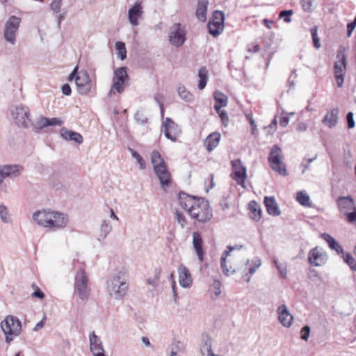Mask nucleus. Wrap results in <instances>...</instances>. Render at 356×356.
I'll use <instances>...</instances> for the list:
<instances>
[{"label":"nucleus","mask_w":356,"mask_h":356,"mask_svg":"<svg viewBox=\"0 0 356 356\" xmlns=\"http://www.w3.org/2000/svg\"><path fill=\"white\" fill-rule=\"evenodd\" d=\"M179 202L181 208L187 211L192 218L200 222H207L213 216L209 202L203 198L183 194L179 196Z\"/></svg>","instance_id":"f257e3e1"},{"label":"nucleus","mask_w":356,"mask_h":356,"mask_svg":"<svg viewBox=\"0 0 356 356\" xmlns=\"http://www.w3.org/2000/svg\"><path fill=\"white\" fill-rule=\"evenodd\" d=\"M33 220L38 225L52 231L64 229L69 221L66 213L46 209L34 212Z\"/></svg>","instance_id":"f03ea898"},{"label":"nucleus","mask_w":356,"mask_h":356,"mask_svg":"<svg viewBox=\"0 0 356 356\" xmlns=\"http://www.w3.org/2000/svg\"><path fill=\"white\" fill-rule=\"evenodd\" d=\"M128 273L124 268L117 269L106 282V291L111 298L122 300L127 294Z\"/></svg>","instance_id":"7ed1b4c3"},{"label":"nucleus","mask_w":356,"mask_h":356,"mask_svg":"<svg viewBox=\"0 0 356 356\" xmlns=\"http://www.w3.org/2000/svg\"><path fill=\"white\" fill-rule=\"evenodd\" d=\"M73 264L74 268H78L74 275V296L85 302L88 299L90 294L89 279L82 264H79V266H76L75 262Z\"/></svg>","instance_id":"20e7f679"},{"label":"nucleus","mask_w":356,"mask_h":356,"mask_svg":"<svg viewBox=\"0 0 356 356\" xmlns=\"http://www.w3.org/2000/svg\"><path fill=\"white\" fill-rule=\"evenodd\" d=\"M151 162L162 188L165 190L171 184V175L167 168L163 158L158 151L154 150L152 152Z\"/></svg>","instance_id":"39448f33"},{"label":"nucleus","mask_w":356,"mask_h":356,"mask_svg":"<svg viewBox=\"0 0 356 356\" xmlns=\"http://www.w3.org/2000/svg\"><path fill=\"white\" fill-rule=\"evenodd\" d=\"M1 329L5 335V341L10 344L15 337L20 335L22 323L13 315H8L1 323Z\"/></svg>","instance_id":"423d86ee"},{"label":"nucleus","mask_w":356,"mask_h":356,"mask_svg":"<svg viewBox=\"0 0 356 356\" xmlns=\"http://www.w3.org/2000/svg\"><path fill=\"white\" fill-rule=\"evenodd\" d=\"M261 266V259L259 257H255L252 260L247 259L241 266L233 268L231 273H240L241 274L242 278L248 283L250 282L252 275L255 273V272Z\"/></svg>","instance_id":"0eeeda50"},{"label":"nucleus","mask_w":356,"mask_h":356,"mask_svg":"<svg viewBox=\"0 0 356 356\" xmlns=\"http://www.w3.org/2000/svg\"><path fill=\"white\" fill-rule=\"evenodd\" d=\"M271 168L281 175H287L285 164L282 161V151L278 145H273L268 156Z\"/></svg>","instance_id":"6e6552de"},{"label":"nucleus","mask_w":356,"mask_h":356,"mask_svg":"<svg viewBox=\"0 0 356 356\" xmlns=\"http://www.w3.org/2000/svg\"><path fill=\"white\" fill-rule=\"evenodd\" d=\"M30 110L28 106L19 104L12 111V116L19 127L29 128L32 127L33 122L30 118Z\"/></svg>","instance_id":"1a4fd4ad"},{"label":"nucleus","mask_w":356,"mask_h":356,"mask_svg":"<svg viewBox=\"0 0 356 356\" xmlns=\"http://www.w3.org/2000/svg\"><path fill=\"white\" fill-rule=\"evenodd\" d=\"M127 69L126 67L117 68L113 73V83L108 95L111 97L115 92L122 93L124 89V83L128 79Z\"/></svg>","instance_id":"9d476101"},{"label":"nucleus","mask_w":356,"mask_h":356,"mask_svg":"<svg viewBox=\"0 0 356 356\" xmlns=\"http://www.w3.org/2000/svg\"><path fill=\"white\" fill-rule=\"evenodd\" d=\"M347 69L346 56L342 51H338L337 60L334 65V74L339 88L343 86Z\"/></svg>","instance_id":"9b49d317"},{"label":"nucleus","mask_w":356,"mask_h":356,"mask_svg":"<svg viewBox=\"0 0 356 356\" xmlns=\"http://www.w3.org/2000/svg\"><path fill=\"white\" fill-rule=\"evenodd\" d=\"M232 172L231 177L243 188H245V180L248 178L247 168L242 163L241 160L238 159L231 161Z\"/></svg>","instance_id":"f8f14e48"},{"label":"nucleus","mask_w":356,"mask_h":356,"mask_svg":"<svg viewBox=\"0 0 356 356\" xmlns=\"http://www.w3.org/2000/svg\"><path fill=\"white\" fill-rule=\"evenodd\" d=\"M21 22V19L16 16H11L6 22L4 31V39L12 44H14L16 41V35L19 29Z\"/></svg>","instance_id":"ddd939ff"},{"label":"nucleus","mask_w":356,"mask_h":356,"mask_svg":"<svg viewBox=\"0 0 356 356\" xmlns=\"http://www.w3.org/2000/svg\"><path fill=\"white\" fill-rule=\"evenodd\" d=\"M169 42L177 47H181L186 40V31L181 24H174L170 29Z\"/></svg>","instance_id":"4468645a"},{"label":"nucleus","mask_w":356,"mask_h":356,"mask_svg":"<svg viewBox=\"0 0 356 356\" xmlns=\"http://www.w3.org/2000/svg\"><path fill=\"white\" fill-rule=\"evenodd\" d=\"M23 170V166L18 164L0 165V184H2L7 177L15 178L19 177Z\"/></svg>","instance_id":"2eb2a0df"},{"label":"nucleus","mask_w":356,"mask_h":356,"mask_svg":"<svg viewBox=\"0 0 356 356\" xmlns=\"http://www.w3.org/2000/svg\"><path fill=\"white\" fill-rule=\"evenodd\" d=\"M75 83L81 95L88 94L92 87V81L87 72L81 71L75 77Z\"/></svg>","instance_id":"dca6fc26"},{"label":"nucleus","mask_w":356,"mask_h":356,"mask_svg":"<svg viewBox=\"0 0 356 356\" xmlns=\"http://www.w3.org/2000/svg\"><path fill=\"white\" fill-rule=\"evenodd\" d=\"M327 256L322 248L315 247L308 254L309 263L314 266H321L326 263Z\"/></svg>","instance_id":"f3484780"},{"label":"nucleus","mask_w":356,"mask_h":356,"mask_svg":"<svg viewBox=\"0 0 356 356\" xmlns=\"http://www.w3.org/2000/svg\"><path fill=\"white\" fill-rule=\"evenodd\" d=\"M163 127L165 136L173 142L176 141L181 134L179 126L170 118H166L163 122Z\"/></svg>","instance_id":"a211bd4d"},{"label":"nucleus","mask_w":356,"mask_h":356,"mask_svg":"<svg viewBox=\"0 0 356 356\" xmlns=\"http://www.w3.org/2000/svg\"><path fill=\"white\" fill-rule=\"evenodd\" d=\"M336 203L339 212L344 216L348 215L356 209L355 202L350 195L339 196L337 199Z\"/></svg>","instance_id":"6ab92c4d"},{"label":"nucleus","mask_w":356,"mask_h":356,"mask_svg":"<svg viewBox=\"0 0 356 356\" xmlns=\"http://www.w3.org/2000/svg\"><path fill=\"white\" fill-rule=\"evenodd\" d=\"M277 314L278 321L283 327L289 328L292 325L293 316L285 304H282L277 307Z\"/></svg>","instance_id":"aec40b11"},{"label":"nucleus","mask_w":356,"mask_h":356,"mask_svg":"<svg viewBox=\"0 0 356 356\" xmlns=\"http://www.w3.org/2000/svg\"><path fill=\"white\" fill-rule=\"evenodd\" d=\"M143 15V6L140 1H137L128 11V19L133 26L139 24V20L142 19Z\"/></svg>","instance_id":"412c9836"},{"label":"nucleus","mask_w":356,"mask_h":356,"mask_svg":"<svg viewBox=\"0 0 356 356\" xmlns=\"http://www.w3.org/2000/svg\"><path fill=\"white\" fill-rule=\"evenodd\" d=\"M90 348L93 356H106L100 338L95 332L89 335Z\"/></svg>","instance_id":"4be33fe9"},{"label":"nucleus","mask_w":356,"mask_h":356,"mask_svg":"<svg viewBox=\"0 0 356 356\" xmlns=\"http://www.w3.org/2000/svg\"><path fill=\"white\" fill-rule=\"evenodd\" d=\"M177 271L180 286L183 288L191 287L193 283V279L188 268L183 264H181L178 266Z\"/></svg>","instance_id":"5701e85b"},{"label":"nucleus","mask_w":356,"mask_h":356,"mask_svg":"<svg viewBox=\"0 0 356 356\" xmlns=\"http://www.w3.org/2000/svg\"><path fill=\"white\" fill-rule=\"evenodd\" d=\"M243 245H228L227 247V250L222 253V255L221 257V261H220V266H221V268L222 270V272L223 273L226 275V276H229L230 275H232L233 273H232V270H233L232 268L231 267L230 268H227V264H226V259L228 256H229L230 254V252H232L233 250H240L243 248Z\"/></svg>","instance_id":"b1692460"},{"label":"nucleus","mask_w":356,"mask_h":356,"mask_svg":"<svg viewBox=\"0 0 356 356\" xmlns=\"http://www.w3.org/2000/svg\"><path fill=\"white\" fill-rule=\"evenodd\" d=\"M243 245H228L227 247V250L222 253V255L221 257V261H220V266H221V268L222 270V272L223 273L226 275V276H229L230 275H232L233 273H232V270H233L232 268L231 267L230 268H227V264H226V259L228 256H229L230 254V252H232L233 250H240L243 248Z\"/></svg>","instance_id":"393cba45"},{"label":"nucleus","mask_w":356,"mask_h":356,"mask_svg":"<svg viewBox=\"0 0 356 356\" xmlns=\"http://www.w3.org/2000/svg\"><path fill=\"white\" fill-rule=\"evenodd\" d=\"M202 245L203 240L201 234L198 232H194L193 233V246L200 262H202L204 260V252Z\"/></svg>","instance_id":"a878e982"},{"label":"nucleus","mask_w":356,"mask_h":356,"mask_svg":"<svg viewBox=\"0 0 356 356\" xmlns=\"http://www.w3.org/2000/svg\"><path fill=\"white\" fill-rule=\"evenodd\" d=\"M339 112L337 108L327 111L322 120L323 124L330 129L334 127L339 121Z\"/></svg>","instance_id":"bb28decb"},{"label":"nucleus","mask_w":356,"mask_h":356,"mask_svg":"<svg viewBox=\"0 0 356 356\" xmlns=\"http://www.w3.org/2000/svg\"><path fill=\"white\" fill-rule=\"evenodd\" d=\"M60 134L62 138L67 141H72L78 144L83 143V137L78 132L63 128L60 129Z\"/></svg>","instance_id":"cd10ccee"},{"label":"nucleus","mask_w":356,"mask_h":356,"mask_svg":"<svg viewBox=\"0 0 356 356\" xmlns=\"http://www.w3.org/2000/svg\"><path fill=\"white\" fill-rule=\"evenodd\" d=\"M264 203L268 214L273 216L280 214V210L274 197H266Z\"/></svg>","instance_id":"c85d7f7f"},{"label":"nucleus","mask_w":356,"mask_h":356,"mask_svg":"<svg viewBox=\"0 0 356 356\" xmlns=\"http://www.w3.org/2000/svg\"><path fill=\"white\" fill-rule=\"evenodd\" d=\"M208 0H199L196 9V16L201 22H205L207 19Z\"/></svg>","instance_id":"c756f323"},{"label":"nucleus","mask_w":356,"mask_h":356,"mask_svg":"<svg viewBox=\"0 0 356 356\" xmlns=\"http://www.w3.org/2000/svg\"><path fill=\"white\" fill-rule=\"evenodd\" d=\"M220 138V134L218 132H213L209 135L204 143L207 149L209 152L213 151L218 145Z\"/></svg>","instance_id":"7c9ffc66"},{"label":"nucleus","mask_w":356,"mask_h":356,"mask_svg":"<svg viewBox=\"0 0 356 356\" xmlns=\"http://www.w3.org/2000/svg\"><path fill=\"white\" fill-rule=\"evenodd\" d=\"M215 100L214 109L219 110L223 107H226L228 104V97L226 95L220 91H215L213 93Z\"/></svg>","instance_id":"2f4dec72"},{"label":"nucleus","mask_w":356,"mask_h":356,"mask_svg":"<svg viewBox=\"0 0 356 356\" xmlns=\"http://www.w3.org/2000/svg\"><path fill=\"white\" fill-rule=\"evenodd\" d=\"M321 237L328 243L332 250H335L338 254L343 252L342 246L330 234L324 233L321 235Z\"/></svg>","instance_id":"473e14b6"},{"label":"nucleus","mask_w":356,"mask_h":356,"mask_svg":"<svg viewBox=\"0 0 356 356\" xmlns=\"http://www.w3.org/2000/svg\"><path fill=\"white\" fill-rule=\"evenodd\" d=\"M198 88L200 90H203L209 80V72L205 67H202L200 68L198 71Z\"/></svg>","instance_id":"72a5a7b5"},{"label":"nucleus","mask_w":356,"mask_h":356,"mask_svg":"<svg viewBox=\"0 0 356 356\" xmlns=\"http://www.w3.org/2000/svg\"><path fill=\"white\" fill-rule=\"evenodd\" d=\"M177 92L179 97L186 102H192L194 100L193 95L186 89L184 85L177 87Z\"/></svg>","instance_id":"f704fd0d"},{"label":"nucleus","mask_w":356,"mask_h":356,"mask_svg":"<svg viewBox=\"0 0 356 356\" xmlns=\"http://www.w3.org/2000/svg\"><path fill=\"white\" fill-rule=\"evenodd\" d=\"M208 29L209 33L213 37H216L222 33L224 29V24H221L218 22H213L209 21L208 24Z\"/></svg>","instance_id":"c9c22d12"},{"label":"nucleus","mask_w":356,"mask_h":356,"mask_svg":"<svg viewBox=\"0 0 356 356\" xmlns=\"http://www.w3.org/2000/svg\"><path fill=\"white\" fill-rule=\"evenodd\" d=\"M273 263L279 273L280 278L285 279L287 276V265L286 263H280L277 259H273Z\"/></svg>","instance_id":"e433bc0d"},{"label":"nucleus","mask_w":356,"mask_h":356,"mask_svg":"<svg viewBox=\"0 0 356 356\" xmlns=\"http://www.w3.org/2000/svg\"><path fill=\"white\" fill-rule=\"evenodd\" d=\"M249 209L251 212V218L255 221L259 220L261 216V211L259 207L257 208V204L253 202L249 204Z\"/></svg>","instance_id":"4c0bfd02"},{"label":"nucleus","mask_w":356,"mask_h":356,"mask_svg":"<svg viewBox=\"0 0 356 356\" xmlns=\"http://www.w3.org/2000/svg\"><path fill=\"white\" fill-rule=\"evenodd\" d=\"M297 201L302 206L310 207V198L305 191H300L297 193Z\"/></svg>","instance_id":"58836bf2"},{"label":"nucleus","mask_w":356,"mask_h":356,"mask_svg":"<svg viewBox=\"0 0 356 356\" xmlns=\"http://www.w3.org/2000/svg\"><path fill=\"white\" fill-rule=\"evenodd\" d=\"M111 231V225L106 220H102L100 227V236L102 238H105Z\"/></svg>","instance_id":"ea45409f"},{"label":"nucleus","mask_w":356,"mask_h":356,"mask_svg":"<svg viewBox=\"0 0 356 356\" xmlns=\"http://www.w3.org/2000/svg\"><path fill=\"white\" fill-rule=\"evenodd\" d=\"M129 151L130 152L133 158L136 160L137 163L139 165L140 169L144 170L146 168V163L143 159V157L134 149L131 148H129Z\"/></svg>","instance_id":"a19ab883"},{"label":"nucleus","mask_w":356,"mask_h":356,"mask_svg":"<svg viewBox=\"0 0 356 356\" xmlns=\"http://www.w3.org/2000/svg\"><path fill=\"white\" fill-rule=\"evenodd\" d=\"M115 49L118 51V57L121 60L125 59L127 56L125 44L122 42L118 41L115 43Z\"/></svg>","instance_id":"79ce46f5"},{"label":"nucleus","mask_w":356,"mask_h":356,"mask_svg":"<svg viewBox=\"0 0 356 356\" xmlns=\"http://www.w3.org/2000/svg\"><path fill=\"white\" fill-rule=\"evenodd\" d=\"M343 259L344 262H346L350 268V269L353 271L356 270V261L353 256L350 253H342Z\"/></svg>","instance_id":"37998d69"},{"label":"nucleus","mask_w":356,"mask_h":356,"mask_svg":"<svg viewBox=\"0 0 356 356\" xmlns=\"http://www.w3.org/2000/svg\"><path fill=\"white\" fill-rule=\"evenodd\" d=\"M35 129H42L46 127H48V118L44 116L39 117L35 123L33 125Z\"/></svg>","instance_id":"c03bdc74"},{"label":"nucleus","mask_w":356,"mask_h":356,"mask_svg":"<svg viewBox=\"0 0 356 356\" xmlns=\"http://www.w3.org/2000/svg\"><path fill=\"white\" fill-rule=\"evenodd\" d=\"M225 15L222 11L216 10L213 13L212 19L210 20L213 22H218L224 24Z\"/></svg>","instance_id":"a18cd8bd"},{"label":"nucleus","mask_w":356,"mask_h":356,"mask_svg":"<svg viewBox=\"0 0 356 356\" xmlns=\"http://www.w3.org/2000/svg\"><path fill=\"white\" fill-rule=\"evenodd\" d=\"M318 29L317 26H314L311 29V34L312 36L313 43L316 49H319L321 47L320 39L318 37Z\"/></svg>","instance_id":"49530a36"},{"label":"nucleus","mask_w":356,"mask_h":356,"mask_svg":"<svg viewBox=\"0 0 356 356\" xmlns=\"http://www.w3.org/2000/svg\"><path fill=\"white\" fill-rule=\"evenodd\" d=\"M0 218L4 223L9 222L8 209L3 204H0Z\"/></svg>","instance_id":"de8ad7c7"},{"label":"nucleus","mask_w":356,"mask_h":356,"mask_svg":"<svg viewBox=\"0 0 356 356\" xmlns=\"http://www.w3.org/2000/svg\"><path fill=\"white\" fill-rule=\"evenodd\" d=\"M216 111L219 115L223 125L227 127L229 124V117L227 112L225 110H222V108H219V110Z\"/></svg>","instance_id":"09e8293b"},{"label":"nucleus","mask_w":356,"mask_h":356,"mask_svg":"<svg viewBox=\"0 0 356 356\" xmlns=\"http://www.w3.org/2000/svg\"><path fill=\"white\" fill-rule=\"evenodd\" d=\"M293 14L292 10H282L280 13L279 17L283 18L284 22L289 23L291 22V16Z\"/></svg>","instance_id":"8fccbe9b"},{"label":"nucleus","mask_w":356,"mask_h":356,"mask_svg":"<svg viewBox=\"0 0 356 356\" xmlns=\"http://www.w3.org/2000/svg\"><path fill=\"white\" fill-rule=\"evenodd\" d=\"M221 283L218 280H214L213 283L211 285L210 290L215 294L216 296H218L220 294L221 290Z\"/></svg>","instance_id":"3c124183"},{"label":"nucleus","mask_w":356,"mask_h":356,"mask_svg":"<svg viewBox=\"0 0 356 356\" xmlns=\"http://www.w3.org/2000/svg\"><path fill=\"white\" fill-rule=\"evenodd\" d=\"M277 120L276 118H275L272 121H271V123L266 127L264 128V129L266 130V134L268 135H272L273 134V133L276 130V128H277Z\"/></svg>","instance_id":"603ef678"},{"label":"nucleus","mask_w":356,"mask_h":356,"mask_svg":"<svg viewBox=\"0 0 356 356\" xmlns=\"http://www.w3.org/2000/svg\"><path fill=\"white\" fill-rule=\"evenodd\" d=\"M175 218L181 227H184L187 223V220L185 216L179 211H176Z\"/></svg>","instance_id":"864d4df0"},{"label":"nucleus","mask_w":356,"mask_h":356,"mask_svg":"<svg viewBox=\"0 0 356 356\" xmlns=\"http://www.w3.org/2000/svg\"><path fill=\"white\" fill-rule=\"evenodd\" d=\"M314 0H301V4L303 10L307 12H310L313 8V3Z\"/></svg>","instance_id":"5fc2aeb1"},{"label":"nucleus","mask_w":356,"mask_h":356,"mask_svg":"<svg viewBox=\"0 0 356 356\" xmlns=\"http://www.w3.org/2000/svg\"><path fill=\"white\" fill-rule=\"evenodd\" d=\"M301 336L300 338L307 341L309 339V334H310V327L308 325L304 326L300 331Z\"/></svg>","instance_id":"6e6d98bb"},{"label":"nucleus","mask_w":356,"mask_h":356,"mask_svg":"<svg viewBox=\"0 0 356 356\" xmlns=\"http://www.w3.org/2000/svg\"><path fill=\"white\" fill-rule=\"evenodd\" d=\"M161 271L160 270L156 269L155 270V275L153 279L149 278L147 279V282L149 284L152 286H156L158 281L159 280Z\"/></svg>","instance_id":"4d7b16f0"},{"label":"nucleus","mask_w":356,"mask_h":356,"mask_svg":"<svg viewBox=\"0 0 356 356\" xmlns=\"http://www.w3.org/2000/svg\"><path fill=\"white\" fill-rule=\"evenodd\" d=\"M62 0H54L51 3V9L56 13H58L60 10Z\"/></svg>","instance_id":"13d9d810"},{"label":"nucleus","mask_w":356,"mask_h":356,"mask_svg":"<svg viewBox=\"0 0 356 356\" xmlns=\"http://www.w3.org/2000/svg\"><path fill=\"white\" fill-rule=\"evenodd\" d=\"M63 121L57 118H48V126H61Z\"/></svg>","instance_id":"bf43d9fd"},{"label":"nucleus","mask_w":356,"mask_h":356,"mask_svg":"<svg viewBox=\"0 0 356 356\" xmlns=\"http://www.w3.org/2000/svg\"><path fill=\"white\" fill-rule=\"evenodd\" d=\"M346 216L348 222L356 225V209Z\"/></svg>","instance_id":"052dcab7"},{"label":"nucleus","mask_w":356,"mask_h":356,"mask_svg":"<svg viewBox=\"0 0 356 356\" xmlns=\"http://www.w3.org/2000/svg\"><path fill=\"white\" fill-rule=\"evenodd\" d=\"M346 120L348 122V127L349 129H353L355 127V121L353 119V113L352 112L348 113L346 115Z\"/></svg>","instance_id":"680f3d73"},{"label":"nucleus","mask_w":356,"mask_h":356,"mask_svg":"<svg viewBox=\"0 0 356 356\" xmlns=\"http://www.w3.org/2000/svg\"><path fill=\"white\" fill-rule=\"evenodd\" d=\"M61 89H62V92L63 95H67V96L70 95L72 90H71V88L69 84H67V83L63 84Z\"/></svg>","instance_id":"e2e57ef3"},{"label":"nucleus","mask_w":356,"mask_h":356,"mask_svg":"<svg viewBox=\"0 0 356 356\" xmlns=\"http://www.w3.org/2000/svg\"><path fill=\"white\" fill-rule=\"evenodd\" d=\"M356 26V24L353 23V22L350 23H348L347 25V35L348 37H350L354 31L355 28Z\"/></svg>","instance_id":"0e129e2a"},{"label":"nucleus","mask_w":356,"mask_h":356,"mask_svg":"<svg viewBox=\"0 0 356 356\" xmlns=\"http://www.w3.org/2000/svg\"><path fill=\"white\" fill-rule=\"evenodd\" d=\"M248 51L256 53L259 51V45L256 43H252L248 46Z\"/></svg>","instance_id":"69168bd1"},{"label":"nucleus","mask_w":356,"mask_h":356,"mask_svg":"<svg viewBox=\"0 0 356 356\" xmlns=\"http://www.w3.org/2000/svg\"><path fill=\"white\" fill-rule=\"evenodd\" d=\"M45 319H46V317H44L42 321L38 322L34 327L33 331L37 332V331L40 330V329H42L44 327Z\"/></svg>","instance_id":"338daca9"},{"label":"nucleus","mask_w":356,"mask_h":356,"mask_svg":"<svg viewBox=\"0 0 356 356\" xmlns=\"http://www.w3.org/2000/svg\"><path fill=\"white\" fill-rule=\"evenodd\" d=\"M289 122V118L286 115L282 116L280 120V124L282 127H286Z\"/></svg>","instance_id":"774afa93"}]
</instances>
